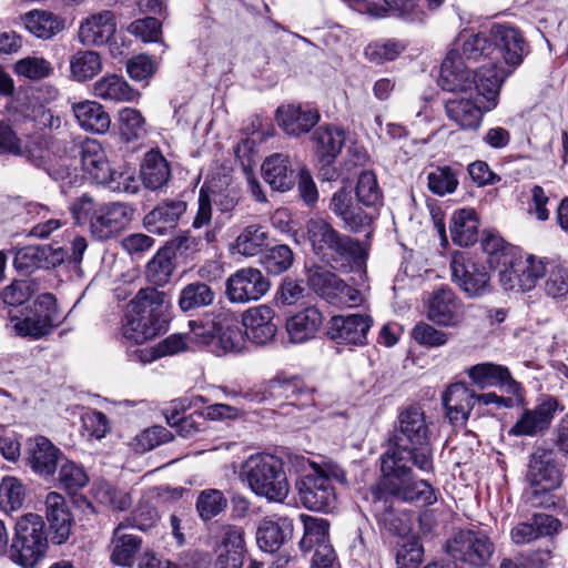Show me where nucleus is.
Returning <instances> with one entry per match:
<instances>
[{
	"mask_svg": "<svg viewBox=\"0 0 568 568\" xmlns=\"http://www.w3.org/2000/svg\"><path fill=\"white\" fill-rule=\"evenodd\" d=\"M399 428L389 440V448L381 456V460H408L424 473L434 469L430 433L424 410L418 406H409L399 416Z\"/></svg>",
	"mask_w": 568,
	"mask_h": 568,
	"instance_id": "1",
	"label": "nucleus"
},
{
	"mask_svg": "<svg viewBox=\"0 0 568 568\" xmlns=\"http://www.w3.org/2000/svg\"><path fill=\"white\" fill-rule=\"evenodd\" d=\"M45 517L49 524V537L57 545L63 544L71 534L72 518L62 495L51 491L45 497Z\"/></svg>",
	"mask_w": 568,
	"mask_h": 568,
	"instance_id": "23",
	"label": "nucleus"
},
{
	"mask_svg": "<svg viewBox=\"0 0 568 568\" xmlns=\"http://www.w3.org/2000/svg\"><path fill=\"white\" fill-rule=\"evenodd\" d=\"M317 109L302 105H282L276 111V120L283 131L291 136H300L310 132L320 121Z\"/></svg>",
	"mask_w": 568,
	"mask_h": 568,
	"instance_id": "20",
	"label": "nucleus"
},
{
	"mask_svg": "<svg viewBox=\"0 0 568 568\" xmlns=\"http://www.w3.org/2000/svg\"><path fill=\"white\" fill-rule=\"evenodd\" d=\"M253 399L257 403L273 399L281 405L295 406L301 409L315 405L313 389L297 378L270 381L261 392L254 394Z\"/></svg>",
	"mask_w": 568,
	"mask_h": 568,
	"instance_id": "12",
	"label": "nucleus"
},
{
	"mask_svg": "<svg viewBox=\"0 0 568 568\" xmlns=\"http://www.w3.org/2000/svg\"><path fill=\"white\" fill-rule=\"evenodd\" d=\"M206 545L217 554L214 568H242L246 551L245 530L233 524H212Z\"/></svg>",
	"mask_w": 568,
	"mask_h": 568,
	"instance_id": "8",
	"label": "nucleus"
},
{
	"mask_svg": "<svg viewBox=\"0 0 568 568\" xmlns=\"http://www.w3.org/2000/svg\"><path fill=\"white\" fill-rule=\"evenodd\" d=\"M262 174L265 182L274 191L280 192L290 190L296 179L290 156L283 153H274L266 158L262 164Z\"/></svg>",
	"mask_w": 568,
	"mask_h": 568,
	"instance_id": "28",
	"label": "nucleus"
},
{
	"mask_svg": "<svg viewBox=\"0 0 568 568\" xmlns=\"http://www.w3.org/2000/svg\"><path fill=\"white\" fill-rule=\"evenodd\" d=\"M70 78L77 82L93 79L102 70V58L92 50H78L70 57Z\"/></svg>",
	"mask_w": 568,
	"mask_h": 568,
	"instance_id": "44",
	"label": "nucleus"
},
{
	"mask_svg": "<svg viewBox=\"0 0 568 568\" xmlns=\"http://www.w3.org/2000/svg\"><path fill=\"white\" fill-rule=\"evenodd\" d=\"M54 326L50 315H41L36 312L32 316H27L23 320L17 318L12 328L18 336L39 339L50 334Z\"/></svg>",
	"mask_w": 568,
	"mask_h": 568,
	"instance_id": "50",
	"label": "nucleus"
},
{
	"mask_svg": "<svg viewBox=\"0 0 568 568\" xmlns=\"http://www.w3.org/2000/svg\"><path fill=\"white\" fill-rule=\"evenodd\" d=\"M557 409V399L547 396L534 409L526 410L514 426V433L516 435H534L548 428Z\"/></svg>",
	"mask_w": 568,
	"mask_h": 568,
	"instance_id": "32",
	"label": "nucleus"
},
{
	"mask_svg": "<svg viewBox=\"0 0 568 568\" xmlns=\"http://www.w3.org/2000/svg\"><path fill=\"white\" fill-rule=\"evenodd\" d=\"M126 521H121L113 530L110 542L111 561L118 566L130 567L142 548V539L126 531Z\"/></svg>",
	"mask_w": 568,
	"mask_h": 568,
	"instance_id": "27",
	"label": "nucleus"
},
{
	"mask_svg": "<svg viewBox=\"0 0 568 568\" xmlns=\"http://www.w3.org/2000/svg\"><path fill=\"white\" fill-rule=\"evenodd\" d=\"M474 75L465 65L463 57L457 51H449L444 59L438 84L446 91H466L471 88Z\"/></svg>",
	"mask_w": 568,
	"mask_h": 568,
	"instance_id": "25",
	"label": "nucleus"
},
{
	"mask_svg": "<svg viewBox=\"0 0 568 568\" xmlns=\"http://www.w3.org/2000/svg\"><path fill=\"white\" fill-rule=\"evenodd\" d=\"M74 210L90 215V230L98 240H108L125 229L134 210L124 203L112 202L94 207L92 196L83 194L73 204Z\"/></svg>",
	"mask_w": 568,
	"mask_h": 568,
	"instance_id": "6",
	"label": "nucleus"
},
{
	"mask_svg": "<svg viewBox=\"0 0 568 568\" xmlns=\"http://www.w3.org/2000/svg\"><path fill=\"white\" fill-rule=\"evenodd\" d=\"M229 500L225 494L215 488H206L196 497L195 508L203 521H210L226 510Z\"/></svg>",
	"mask_w": 568,
	"mask_h": 568,
	"instance_id": "46",
	"label": "nucleus"
},
{
	"mask_svg": "<svg viewBox=\"0 0 568 568\" xmlns=\"http://www.w3.org/2000/svg\"><path fill=\"white\" fill-rule=\"evenodd\" d=\"M274 310L265 304L247 308L242 314L245 336L256 345H267L277 333Z\"/></svg>",
	"mask_w": 568,
	"mask_h": 568,
	"instance_id": "15",
	"label": "nucleus"
},
{
	"mask_svg": "<svg viewBox=\"0 0 568 568\" xmlns=\"http://www.w3.org/2000/svg\"><path fill=\"white\" fill-rule=\"evenodd\" d=\"M50 250V245H30L19 250L13 260L16 268L24 273H30L33 270L39 268L44 258H48V251Z\"/></svg>",
	"mask_w": 568,
	"mask_h": 568,
	"instance_id": "60",
	"label": "nucleus"
},
{
	"mask_svg": "<svg viewBox=\"0 0 568 568\" xmlns=\"http://www.w3.org/2000/svg\"><path fill=\"white\" fill-rule=\"evenodd\" d=\"M26 498V488L16 477H6L0 484V507L6 513L22 507Z\"/></svg>",
	"mask_w": 568,
	"mask_h": 568,
	"instance_id": "56",
	"label": "nucleus"
},
{
	"mask_svg": "<svg viewBox=\"0 0 568 568\" xmlns=\"http://www.w3.org/2000/svg\"><path fill=\"white\" fill-rule=\"evenodd\" d=\"M14 72L29 80H41L51 75L53 67L41 57H27L16 62Z\"/></svg>",
	"mask_w": 568,
	"mask_h": 568,
	"instance_id": "62",
	"label": "nucleus"
},
{
	"mask_svg": "<svg viewBox=\"0 0 568 568\" xmlns=\"http://www.w3.org/2000/svg\"><path fill=\"white\" fill-rule=\"evenodd\" d=\"M294 261V254L285 244L275 245L261 257L262 266L270 274L278 275L287 271Z\"/></svg>",
	"mask_w": 568,
	"mask_h": 568,
	"instance_id": "55",
	"label": "nucleus"
},
{
	"mask_svg": "<svg viewBox=\"0 0 568 568\" xmlns=\"http://www.w3.org/2000/svg\"><path fill=\"white\" fill-rule=\"evenodd\" d=\"M508 74L509 72L496 63L484 64L476 72L474 83L478 93L486 99V111H490L497 105L501 84Z\"/></svg>",
	"mask_w": 568,
	"mask_h": 568,
	"instance_id": "34",
	"label": "nucleus"
},
{
	"mask_svg": "<svg viewBox=\"0 0 568 568\" xmlns=\"http://www.w3.org/2000/svg\"><path fill=\"white\" fill-rule=\"evenodd\" d=\"M475 398L476 394L465 383L450 385L442 397L449 423L464 424L474 407Z\"/></svg>",
	"mask_w": 568,
	"mask_h": 568,
	"instance_id": "24",
	"label": "nucleus"
},
{
	"mask_svg": "<svg viewBox=\"0 0 568 568\" xmlns=\"http://www.w3.org/2000/svg\"><path fill=\"white\" fill-rule=\"evenodd\" d=\"M468 376L480 388L500 386L506 387L513 394L519 389V384L513 379L509 369L503 365L477 364L468 369Z\"/></svg>",
	"mask_w": 568,
	"mask_h": 568,
	"instance_id": "31",
	"label": "nucleus"
},
{
	"mask_svg": "<svg viewBox=\"0 0 568 568\" xmlns=\"http://www.w3.org/2000/svg\"><path fill=\"white\" fill-rule=\"evenodd\" d=\"M118 122L120 134L126 142L138 140L145 134V120L136 109H121L118 113Z\"/></svg>",
	"mask_w": 568,
	"mask_h": 568,
	"instance_id": "52",
	"label": "nucleus"
},
{
	"mask_svg": "<svg viewBox=\"0 0 568 568\" xmlns=\"http://www.w3.org/2000/svg\"><path fill=\"white\" fill-rule=\"evenodd\" d=\"M545 293L552 298L568 294V270L559 264H549L546 271Z\"/></svg>",
	"mask_w": 568,
	"mask_h": 568,
	"instance_id": "61",
	"label": "nucleus"
},
{
	"mask_svg": "<svg viewBox=\"0 0 568 568\" xmlns=\"http://www.w3.org/2000/svg\"><path fill=\"white\" fill-rule=\"evenodd\" d=\"M268 290L270 281L254 267L237 270L225 282V294L232 303L258 301Z\"/></svg>",
	"mask_w": 568,
	"mask_h": 568,
	"instance_id": "13",
	"label": "nucleus"
},
{
	"mask_svg": "<svg viewBox=\"0 0 568 568\" xmlns=\"http://www.w3.org/2000/svg\"><path fill=\"white\" fill-rule=\"evenodd\" d=\"M82 169L99 184L112 181L114 170L110 166L106 154L97 140H85L81 146Z\"/></svg>",
	"mask_w": 568,
	"mask_h": 568,
	"instance_id": "29",
	"label": "nucleus"
},
{
	"mask_svg": "<svg viewBox=\"0 0 568 568\" xmlns=\"http://www.w3.org/2000/svg\"><path fill=\"white\" fill-rule=\"evenodd\" d=\"M413 466L412 462L408 460L382 459L381 470L383 479L381 484L384 490L403 501L433 505L437 500L435 489L426 480L414 479Z\"/></svg>",
	"mask_w": 568,
	"mask_h": 568,
	"instance_id": "5",
	"label": "nucleus"
},
{
	"mask_svg": "<svg viewBox=\"0 0 568 568\" xmlns=\"http://www.w3.org/2000/svg\"><path fill=\"white\" fill-rule=\"evenodd\" d=\"M323 315L315 306L306 307L286 322V331L293 343H304L313 337L323 324Z\"/></svg>",
	"mask_w": 568,
	"mask_h": 568,
	"instance_id": "35",
	"label": "nucleus"
},
{
	"mask_svg": "<svg viewBox=\"0 0 568 568\" xmlns=\"http://www.w3.org/2000/svg\"><path fill=\"white\" fill-rule=\"evenodd\" d=\"M116 32L115 14L102 10L90 14L80 22L79 41L83 45H103L114 38Z\"/></svg>",
	"mask_w": 568,
	"mask_h": 568,
	"instance_id": "19",
	"label": "nucleus"
},
{
	"mask_svg": "<svg viewBox=\"0 0 568 568\" xmlns=\"http://www.w3.org/2000/svg\"><path fill=\"white\" fill-rule=\"evenodd\" d=\"M427 185L432 193L445 196L455 192L458 186V179L450 166H437L428 173Z\"/></svg>",
	"mask_w": 568,
	"mask_h": 568,
	"instance_id": "57",
	"label": "nucleus"
},
{
	"mask_svg": "<svg viewBox=\"0 0 568 568\" xmlns=\"http://www.w3.org/2000/svg\"><path fill=\"white\" fill-rule=\"evenodd\" d=\"M559 521L551 515L535 514L529 520L517 524L510 531L514 544H529L540 537L552 535L558 530Z\"/></svg>",
	"mask_w": 568,
	"mask_h": 568,
	"instance_id": "33",
	"label": "nucleus"
},
{
	"mask_svg": "<svg viewBox=\"0 0 568 568\" xmlns=\"http://www.w3.org/2000/svg\"><path fill=\"white\" fill-rule=\"evenodd\" d=\"M242 475L257 496L282 503L288 495L290 484L283 464L273 455L251 456L242 466Z\"/></svg>",
	"mask_w": 568,
	"mask_h": 568,
	"instance_id": "4",
	"label": "nucleus"
},
{
	"mask_svg": "<svg viewBox=\"0 0 568 568\" xmlns=\"http://www.w3.org/2000/svg\"><path fill=\"white\" fill-rule=\"evenodd\" d=\"M356 196L358 202L367 207L375 206L382 199L376 175L372 171L361 173L356 184Z\"/></svg>",
	"mask_w": 568,
	"mask_h": 568,
	"instance_id": "64",
	"label": "nucleus"
},
{
	"mask_svg": "<svg viewBox=\"0 0 568 568\" xmlns=\"http://www.w3.org/2000/svg\"><path fill=\"white\" fill-rule=\"evenodd\" d=\"M447 552L455 559L475 567L489 562L495 554V545L483 530H459L446 545Z\"/></svg>",
	"mask_w": 568,
	"mask_h": 568,
	"instance_id": "9",
	"label": "nucleus"
},
{
	"mask_svg": "<svg viewBox=\"0 0 568 568\" xmlns=\"http://www.w3.org/2000/svg\"><path fill=\"white\" fill-rule=\"evenodd\" d=\"M445 111L449 120L463 130H476L483 120L485 106L481 108L474 100L467 98L449 99L445 103Z\"/></svg>",
	"mask_w": 568,
	"mask_h": 568,
	"instance_id": "36",
	"label": "nucleus"
},
{
	"mask_svg": "<svg viewBox=\"0 0 568 568\" xmlns=\"http://www.w3.org/2000/svg\"><path fill=\"white\" fill-rule=\"evenodd\" d=\"M373 320L367 314L333 316L327 323V336L337 344L363 346Z\"/></svg>",
	"mask_w": 568,
	"mask_h": 568,
	"instance_id": "14",
	"label": "nucleus"
},
{
	"mask_svg": "<svg viewBox=\"0 0 568 568\" xmlns=\"http://www.w3.org/2000/svg\"><path fill=\"white\" fill-rule=\"evenodd\" d=\"M229 317H232L231 313L220 312L211 322L203 323L191 321L189 323L191 331L187 333L191 346L212 344L217 338V334L221 331V324H223V322Z\"/></svg>",
	"mask_w": 568,
	"mask_h": 568,
	"instance_id": "48",
	"label": "nucleus"
},
{
	"mask_svg": "<svg viewBox=\"0 0 568 568\" xmlns=\"http://www.w3.org/2000/svg\"><path fill=\"white\" fill-rule=\"evenodd\" d=\"M336 229L323 217H312L305 223V236L313 252L318 256Z\"/></svg>",
	"mask_w": 568,
	"mask_h": 568,
	"instance_id": "53",
	"label": "nucleus"
},
{
	"mask_svg": "<svg viewBox=\"0 0 568 568\" xmlns=\"http://www.w3.org/2000/svg\"><path fill=\"white\" fill-rule=\"evenodd\" d=\"M453 282L468 296L476 298L490 291V276L484 265L468 254L455 252L450 260Z\"/></svg>",
	"mask_w": 568,
	"mask_h": 568,
	"instance_id": "10",
	"label": "nucleus"
},
{
	"mask_svg": "<svg viewBox=\"0 0 568 568\" xmlns=\"http://www.w3.org/2000/svg\"><path fill=\"white\" fill-rule=\"evenodd\" d=\"M345 483V471L335 463H312L311 471L295 484L301 504L313 511H331L336 505L332 481Z\"/></svg>",
	"mask_w": 568,
	"mask_h": 568,
	"instance_id": "3",
	"label": "nucleus"
},
{
	"mask_svg": "<svg viewBox=\"0 0 568 568\" xmlns=\"http://www.w3.org/2000/svg\"><path fill=\"white\" fill-rule=\"evenodd\" d=\"M93 95L103 101L131 102L138 97V92L116 74H106L93 83Z\"/></svg>",
	"mask_w": 568,
	"mask_h": 568,
	"instance_id": "38",
	"label": "nucleus"
},
{
	"mask_svg": "<svg viewBox=\"0 0 568 568\" xmlns=\"http://www.w3.org/2000/svg\"><path fill=\"white\" fill-rule=\"evenodd\" d=\"M318 256L335 262L346 261L353 263L358 268L361 276L365 275L363 266L366 257L361 242L341 233L338 230L335 231V235L328 240V243Z\"/></svg>",
	"mask_w": 568,
	"mask_h": 568,
	"instance_id": "22",
	"label": "nucleus"
},
{
	"mask_svg": "<svg viewBox=\"0 0 568 568\" xmlns=\"http://www.w3.org/2000/svg\"><path fill=\"white\" fill-rule=\"evenodd\" d=\"M307 281L311 288L329 303L335 298L338 287L344 282L335 273L322 266L311 267Z\"/></svg>",
	"mask_w": 568,
	"mask_h": 568,
	"instance_id": "45",
	"label": "nucleus"
},
{
	"mask_svg": "<svg viewBox=\"0 0 568 568\" xmlns=\"http://www.w3.org/2000/svg\"><path fill=\"white\" fill-rule=\"evenodd\" d=\"M312 139L317 156L329 165L344 145L345 133L339 128L322 125L315 130Z\"/></svg>",
	"mask_w": 568,
	"mask_h": 568,
	"instance_id": "39",
	"label": "nucleus"
},
{
	"mask_svg": "<svg viewBox=\"0 0 568 568\" xmlns=\"http://www.w3.org/2000/svg\"><path fill=\"white\" fill-rule=\"evenodd\" d=\"M450 235L459 246H470L477 241L478 220L473 209L456 211L450 220Z\"/></svg>",
	"mask_w": 568,
	"mask_h": 568,
	"instance_id": "41",
	"label": "nucleus"
},
{
	"mask_svg": "<svg viewBox=\"0 0 568 568\" xmlns=\"http://www.w3.org/2000/svg\"><path fill=\"white\" fill-rule=\"evenodd\" d=\"M94 498L108 506L109 508L118 511H124L132 505L131 495L123 491L108 481H100L94 487Z\"/></svg>",
	"mask_w": 568,
	"mask_h": 568,
	"instance_id": "54",
	"label": "nucleus"
},
{
	"mask_svg": "<svg viewBox=\"0 0 568 568\" xmlns=\"http://www.w3.org/2000/svg\"><path fill=\"white\" fill-rule=\"evenodd\" d=\"M268 244V232L261 224L245 226L233 243V251L242 256L251 257L263 252Z\"/></svg>",
	"mask_w": 568,
	"mask_h": 568,
	"instance_id": "43",
	"label": "nucleus"
},
{
	"mask_svg": "<svg viewBox=\"0 0 568 568\" xmlns=\"http://www.w3.org/2000/svg\"><path fill=\"white\" fill-rule=\"evenodd\" d=\"M493 53L497 51L505 63L517 67L528 52V45L520 31L508 24H494L489 31Z\"/></svg>",
	"mask_w": 568,
	"mask_h": 568,
	"instance_id": "16",
	"label": "nucleus"
},
{
	"mask_svg": "<svg viewBox=\"0 0 568 568\" xmlns=\"http://www.w3.org/2000/svg\"><path fill=\"white\" fill-rule=\"evenodd\" d=\"M527 479L530 484L529 500L535 506L541 505L544 497L560 486L559 470L547 450L538 449L532 454Z\"/></svg>",
	"mask_w": 568,
	"mask_h": 568,
	"instance_id": "11",
	"label": "nucleus"
},
{
	"mask_svg": "<svg viewBox=\"0 0 568 568\" xmlns=\"http://www.w3.org/2000/svg\"><path fill=\"white\" fill-rule=\"evenodd\" d=\"M165 293L153 287L141 288L128 305L122 325L123 337L133 344H143L159 335L166 324L163 312Z\"/></svg>",
	"mask_w": 568,
	"mask_h": 568,
	"instance_id": "2",
	"label": "nucleus"
},
{
	"mask_svg": "<svg viewBox=\"0 0 568 568\" xmlns=\"http://www.w3.org/2000/svg\"><path fill=\"white\" fill-rule=\"evenodd\" d=\"M171 176V169L161 152L149 151L141 165V179L148 189L156 190L163 186Z\"/></svg>",
	"mask_w": 568,
	"mask_h": 568,
	"instance_id": "42",
	"label": "nucleus"
},
{
	"mask_svg": "<svg viewBox=\"0 0 568 568\" xmlns=\"http://www.w3.org/2000/svg\"><path fill=\"white\" fill-rule=\"evenodd\" d=\"M304 527V536L301 540V547L310 550L313 546L326 545L328 538L329 524L326 519L301 515Z\"/></svg>",
	"mask_w": 568,
	"mask_h": 568,
	"instance_id": "51",
	"label": "nucleus"
},
{
	"mask_svg": "<svg viewBox=\"0 0 568 568\" xmlns=\"http://www.w3.org/2000/svg\"><path fill=\"white\" fill-rule=\"evenodd\" d=\"M293 523L287 517L264 518L256 531L258 547L267 552H274L291 538Z\"/></svg>",
	"mask_w": 568,
	"mask_h": 568,
	"instance_id": "30",
	"label": "nucleus"
},
{
	"mask_svg": "<svg viewBox=\"0 0 568 568\" xmlns=\"http://www.w3.org/2000/svg\"><path fill=\"white\" fill-rule=\"evenodd\" d=\"M328 207L342 220L344 227L353 233L365 231L373 222L372 215L353 204L351 191L346 187L333 194Z\"/></svg>",
	"mask_w": 568,
	"mask_h": 568,
	"instance_id": "21",
	"label": "nucleus"
},
{
	"mask_svg": "<svg viewBox=\"0 0 568 568\" xmlns=\"http://www.w3.org/2000/svg\"><path fill=\"white\" fill-rule=\"evenodd\" d=\"M214 298L215 293L207 284L194 282L182 288L179 297V306L183 312H189L211 305Z\"/></svg>",
	"mask_w": 568,
	"mask_h": 568,
	"instance_id": "47",
	"label": "nucleus"
},
{
	"mask_svg": "<svg viewBox=\"0 0 568 568\" xmlns=\"http://www.w3.org/2000/svg\"><path fill=\"white\" fill-rule=\"evenodd\" d=\"M22 19L31 34L44 40L53 38L65 27L64 20L60 16L45 10L29 11Z\"/></svg>",
	"mask_w": 568,
	"mask_h": 568,
	"instance_id": "40",
	"label": "nucleus"
},
{
	"mask_svg": "<svg viewBox=\"0 0 568 568\" xmlns=\"http://www.w3.org/2000/svg\"><path fill=\"white\" fill-rule=\"evenodd\" d=\"M61 450L47 437L30 438L27 444L26 463L40 477H52L57 470Z\"/></svg>",
	"mask_w": 568,
	"mask_h": 568,
	"instance_id": "18",
	"label": "nucleus"
},
{
	"mask_svg": "<svg viewBox=\"0 0 568 568\" xmlns=\"http://www.w3.org/2000/svg\"><path fill=\"white\" fill-rule=\"evenodd\" d=\"M59 486L69 493H77L89 483V476L82 466L74 462H64L58 475Z\"/></svg>",
	"mask_w": 568,
	"mask_h": 568,
	"instance_id": "58",
	"label": "nucleus"
},
{
	"mask_svg": "<svg viewBox=\"0 0 568 568\" xmlns=\"http://www.w3.org/2000/svg\"><path fill=\"white\" fill-rule=\"evenodd\" d=\"M41 516L27 514L16 524V537L9 549L10 558L24 568L33 567L44 555L48 537Z\"/></svg>",
	"mask_w": 568,
	"mask_h": 568,
	"instance_id": "7",
	"label": "nucleus"
},
{
	"mask_svg": "<svg viewBox=\"0 0 568 568\" xmlns=\"http://www.w3.org/2000/svg\"><path fill=\"white\" fill-rule=\"evenodd\" d=\"M517 271L520 274L523 292L532 290L537 282L546 275L547 265L534 256L518 258Z\"/></svg>",
	"mask_w": 568,
	"mask_h": 568,
	"instance_id": "59",
	"label": "nucleus"
},
{
	"mask_svg": "<svg viewBox=\"0 0 568 568\" xmlns=\"http://www.w3.org/2000/svg\"><path fill=\"white\" fill-rule=\"evenodd\" d=\"M427 314L438 325L457 326L464 320V306L452 288L440 287L429 297Z\"/></svg>",
	"mask_w": 568,
	"mask_h": 568,
	"instance_id": "17",
	"label": "nucleus"
},
{
	"mask_svg": "<svg viewBox=\"0 0 568 568\" xmlns=\"http://www.w3.org/2000/svg\"><path fill=\"white\" fill-rule=\"evenodd\" d=\"M72 111L83 130L98 134L109 131L111 118L100 103L90 100L73 103Z\"/></svg>",
	"mask_w": 568,
	"mask_h": 568,
	"instance_id": "37",
	"label": "nucleus"
},
{
	"mask_svg": "<svg viewBox=\"0 0 568 568\" xmlns=\"http://www.w3.org/2000/svg\"><path fill=\"white\" fill-rule=\"evenodd\" d=\"M191 349H193V347L191 346L187 334H172L159 343L156 347L146 351L149 356L143 358V361L148 362Z\"/></svg>",
	"mask_w": 568,
	"mask_h": 568,
	"instance_id": "63",
	"label": "nucleus"
},
{
	"mask_svg": "<svg viewBox=\"0 0 568 568\" xmlns=\"http://www.w3.org/2000/svg\"><path fill=\"white\" fill-rule=\"evenodd\" d=\"M185 211L186 203L184 201L165 200L145 215L144 225L150 232L163 235L176 227Z\"/></svg>",
	"mask_w": 568,
	"mask_h": 568,
	"instance_id": "26",
	"label": "nucleus"
},
{
	"mask_svg": "<svg viewBox=\"0 0 568 568\" xmlns=\"http://www.w3.org/2000/svg\"><path fill=\"white\" fill-rule=\"evenodd\" d=\"M173 252L169 247L158 251L153 258L146 264V277L150 282L158 286L165 285L173 273Z\"/></svg>",
	"mask_w": 568,
	"mask_h": 568,
	"instance_id": "49",
	"label": "nucleus"
}]
</instances>
